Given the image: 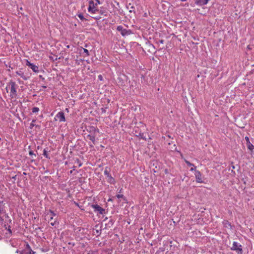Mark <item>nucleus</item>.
<instances>
[{"label":"nucleus","mask_w":254,"mask_h":254,"mask_svg":"<svg viewBox=\"0 0 254 254\" xmlns=\"http://www.w3.org/2000/svg\"><path fill=\"white\" fill-rule=\"evenodd\" d=\"M125 26L126 28L122 25H119L117 26L116 29L117 31L119 32L122 36L126 37L133 33L132 30L127 28L128 27L127 26Z\"/></svg>","instance_id":"nucleus-1"},{"label":"nucleus","mask_w":254,"mask_h":254,"mask_svg":"<svg viewBox=\"0 0 254 254\" xmlns=\"http://www.w3.org/2000/svg\"><path fill=\"white\" fill-rule=\"evenodd\" d=\"M5 216L9 219V217L6 215L5 203L3 201H0V222L3 220V217Z\"/></svg>","instance_id":"nucleus-2"},{"label":"nucleus","mask_w":254,"mask_h":254,"mask_svg":"<svg viewBox=\"0 0 254 254\" xmlns=\"http://www.w3.org/2000/svg\"><path fill=\"white\" fill-rule=\"evenodd\" d=\"M8 87L10 88V96L12 98H16L17 96L16 83L14 82H10Z\"/></svg>","instance_id":"nucleus-3"},{"label":"nucleus","mask_w":254,"mask_h":254,"mask_svg":"<svg viewBox=\"0 0 254 254\" xmlns=\"http://www.w3.org/2000/svg\"><path fill=\"white\" fill-rule=\"evenodd\" d=\"M231 249L235 251L238 254H242L243 250L242 245L237 242H233Z\"/></svg>","instance_id":"nucleus-4"},{"label":"nucleus","mask_w":254,"mask_h":254,"mask_svg":"<svg viewBox=\"0 0 254 254\" xmlns=\"http://www.w3.org/2000/svg\"><path fill=\"white\" fill-rule=\"evenodd\" d=\"M56 216V214L51 210L46 214V217L49 218V222H50V225L52 226H56L57 224V221L56 220L53 221L54 216Z\"/></svg>","instance_id":"nucleus-5"},{"label":"nucleus","mask_w":254,"mask_h":254,"mask_svg":"<svg viewBox=\"0 0 254 254\" xmlns=\"http://www.w3.org/2000/svg\"><path fill=\"white\" fill-rule=\"evenodd\" d=\"M89 5L88 8V11L91 13H97V8L96 7L97 5V3H94L93 0H90Z\"/></svg>","instance_id":"nucleus-6"},{"label":"nucleus","mask_w":254,"mask_h":254,"mask_svg":"<svg viewBox=\"0 0 254 254\" xmlns=\"http://www.w3.org/2000/svg\"><path fill=\"white\" fill-rule=\"evenodd\" d=\"M55 120L59 121L60 122H64L65 118L64 113L63 112H58L55 117Z\"/></svg>","instance_id":"nucleus-7"},{"label":"nucleus","mask_w":254,"mask_h":254,"mask_svg":"<svg viewBox=\"0 0 254 254\" xmlns=\"http://www.w3.org/2000/svg\"><path fill=\"white\" fill-rule=\"evenodd\" d=\"M195 179L197 183H202L203 182L202 180V174L199 171H195Z\"/></svg>","instance_id":"nucleus-8"},{"label":"nucleus","mask_w":254,"mask_h":254,"mask_svg":"<svg viewBox=\"0 0 254 254\" xmlns=\"http://www.w3.org/2000/svg\"><path fill=\"white\" fill-rule=\"evenodd\" d=\"M92 207L94 209L95 212H98L100 214H103L105 212V209L98 204H93L92 205Z\"/></svg>","instance_id":"nucleus-9"},{"label":"nucleus","mask_w":254,"mask_h":254,"mask_svg":"<svg viewBox=\"0 0 254 254\" xmlns=\"http://www.w3.org/2000/svg\"><path fill=\"white\" fill-rule=\"evenodd\" d=\"M97 12L105 16H107L108 15L107 9L104 7H101L100 9L97 8Z\"/></svg>","instance_id":"nucleus-10"},{"label":"nucleus","mask_w":254,"mask_h":254,"mask_svg":"<svg viewBox=\"0 0 254 254\" xmlns=\"http://www.w3.org/2000/svg\"><path fill=\"white\" fill-rule=\"evenodd\" d=\"M29 67L33 70V71L36 73H39L42 70L41 68H40L36 64H27Z\"/></svg>","instance_id":"nucleus-11"},{"label":"nucleus","mask_w":254,"mask_h":254,"mask_svg":"<svg viewBox=\"0 0 254 254\" xmlns=\"http://www.w3.org/2000/svg\"><path fill=\"white\" fill-rule=\"evenodd\" d=\"M210 0H196L195 3L200 6L206 4Z\"/></svg>","instance_id":"nucleus-12"},{"label":"nucleus","mask_w":254,"mask_h":254,"mask_svg":"<svg viewBox=\"0 0 254 254\" xmlns=\"http://www.w3.org/2000/svg\"><path fill=\"white\" fill-rule=\"evenodd\" d=\"M21 242L20 240H13L10 242L12 247L18 248Z\"/></svg>","instance_id":"nucleus-13"},{"label":"nucleus","mask_w":254,"mask_h":254,"mask_svg":"<svg viewBox=\"0 0 254 254\" xmlns=\"http://www.w3.org/2000/svg\"><path fill=\"white\" fill-rule=\"evenodd\" d=\"M80 54L83 56H88L89 55V52L88 49L81 47V49L80 50Z\"/></svg>","instance_id":"nucleus-14"},{"label":"nucleus","mask_w":254,"mask_h":254,"mask_svg":"<svg viewBox=\"0 0 254 254\" xmlns=\"http://www.w3.org/2000/svg\"><path fill=\"white\" fill-rule=\"evenodd\" d=\"M87 138L92 141L93 144L95 142L96 134L90 133L87 136Z\"/></svg>","instance_id":"nucleus-15"},{"label":"nucleus","mask_w":254,"mask_h":254,"mask_svg":"<svg viewBox=\"0 0 254 254\" xmlns=\"http://www.w3.org/2000/svg\"><path fill=\"white\" fill-rule=\"evenodd\" d=\"M89 132L90 133L96 134V132H99V129L95 127H89Z\"/></svg>","instance_id":"nucleus-16"},{"label":"nucleus","mask_w":254,"mask_h":254,"mask_svg":"<svg viewBox=\"0 0 254 254\" xmlns=\"http://www.w3.org/2000/svg\"><path fill=\"white\" fill-rule=\"evenodd\" d=\"M107 181L111 184H114L115 183V179L111 176V175H109L107 176Z\"/></svg>","instance_id":"nucleus-17"},{"label":"nucleus","mask_w":254,"mask_h":254,"mask_svg":"<svg viewBox=\"0 0 254 254\" xmlns=\"http://www.w3.org/2000/svg\"><path fill=\"white\" fill-rule=\"evenodd\" d=\"M16 73L24 80H26L27 79V77L26 76V75H24V72L22 70H20L19 71H17Z\"/></svg>","instance_id":"nucleus-18"},{"label":"nucleus","mask_w":254,"mask_h":254,"mask_svg":"<svg viewBox=\"0 0 254 254\" xmlns=\"http://www.w3.org/2000/svg\"><path fill=\"white\" fill-rule=\"evenodd\" d=\"M247 146L248 148L250 150H253L254 149V146L250 142V141H248L247 144Z\"/></svg>","instance_id":"nucleus-19"},{"label":"nucleus","mask_w":254,"mask_h":254,"mask_svg":"<svg viewBox=\"0 0 254 254\" xmlns=\"http://www.w3.org/2000/svg\"><path fill=\"white\" fill-rule=\"evenodd\" d=\"M104 174L105 176H109L111 174H110V172H109V171L108 170V168L106 167L104 171Z\"/></svg>","instance_id":"nucleus-20"},{"label":"nucleus","mask_w":254,"mask_h":254,"mask_svg":"<svg viewBox=\"0 0 254 254\" xmlns=\"http://www.w3.org/2000/svg\"><path fill=\"white\" fill-rule=\"evenodd\" d=\"M39 111V109L38 107H33L32 108V113H38Z\"/></svg>","instance_id":"nucleus-21"},{"label":"nucleus","mask_w":254,"mask_h":254,"mask_svg":"<svg viewBox=\"0 0 254 254\" xmlns=\"http://www.w3.org/2000/svg\"><path fill=\"white\" fill-rule=\"evenodd\" d=\"M185 163L187 164L188 166H191V167H194V165L190 162L189 161L187 160H185Z\"/></svg>","instance_id":"nucleus-22"},{"label":"nucleus","mask_w":254,"mask_h":254,"mask_svg":"<svg viewBox=\"0 0 254 254\" xmlns=\"http://www.w3.org/2000/svg\"><path fill=\"white\" fill-rule=\"evenodd\" d=\"M77 16L82 21H83L85 19L82 13H79L77 14Z\"/></svg>","instance_id":"nucleus-23"},{"label":"nucleus","mask_w":254,"mask_h":254,"mask_svg":"<svg viewBox=\"0 0 254 254\" xmlns=\"http://www.w3.org/2000/svg\"><path fill=\"white\" fill-rule=\"evenodd\" d=\"M43 155L47 158H49V156L47 153V151L46 150V149H44V151H43Z\"/></svg>","instance_id":"nucleus-24"},{"label":"nucleus","mask_w":254,"mask_h":254,"mask_svg":"<svg viewBox=\"0 0 254 254\" xmlns=\"http://www.w3.org/2000/svg\"><path fill=\"white\" fill-rule=\"evenodd\" d=\"M129 12H133L134 13H135V7L133 6H131L130 8Z\"/></svg>","instance_id":"nucleus-25"},{"label":"nucleus","mask_w":254,"mask_h":254,"mask_svg":"<svg viewBox=\"0 0 254 254\" xmlns=\"http://www.w3.org/2000/svg\"><path fill=\"white\" fill-rule=\"evenodd\" d=\"M116 196H117V197L118 198H119V199H120V198H124V199H125V198H124V195H123V194H117V195H116Z\"/></svg>","instance_id":"nucleus-26"},{"label":"nucleus","mask_w":254,"mask_h":254,"mask_svg":"<svg viewBox=\"0 0 254 254\" xmlns=\"http://www.w3.org/2000/svg\"><path fill=\"white\" fill-rule=\"evenodd\" d=\"M164 42V40H162V39L159 40L157 42V43H160V44H163Z\"/></svg>","instance_id":"nucleus-27"},{"label":"nucleus","mask_w":254,"mask_h":254,"mask_svg":"<svg viewBox=\"0 0 254 254\" xmlns=\"http://www.w3.org/2000/svg\"><path fill=\"white\" fill-rule=\"evenodd\" d=\"M35 122V120H33L32 121V123L30 124V127L31 128L33 127L34 126V123Z\"/></svg>","instance_id":"nucleus-28"},{"label":"nucleus","mask_w":254,"mask_h":254,"mask_svg":"<svg viewBox=\"0 0 254 254\" xmlns=\"http://www.w3.org/2000/svg\"><path fill=\"white\" fill-rule=\"evenodd\" d=\"M76 161L77 162V164L78 165L79 167H80L82 165V164L80 163L78 159H77Z\"/></svg>","instance_id":"nucleus-29"},{"label":"nucleus","mask_w":254,"mask_h":254,"mask_svg":"<svg viewBox=\"0 0 254 254\" xmlns=\"http://www.w3.org/2000/svg\"><path fill=\"white\" fill-rule=\"evenodd\" d=\"M195 168H196V167H195L194 166V167H191V168H190V171H196V170H195Z\"/></svg>","instance_id":"nucleus-30"},{"label":"nucleus","mask_w":254,"mask_h":254,"mask_svg":"<svg viewBox=\"0 0 254 254\" xmlns=\"http://www.w3.org/2000/svg\"><path fill=\"white\" fill-rule=\"evenodd\" d=\"M98 79H100V80H103V77H102V76L101 75H98Z\"/></svg>","instance_id":"nucleus-31"},{"label":"nucleus","mask_w":254,"mask_h":254,"mask_svg":"<svg viewBox=\"0 0 254 254\" xmlns=\"http://www.w3.org/2000/svg\"><path fill=\"white\" fill-rule=\"evenodd\" d=\"M245 139H246V141H247V143H248V141H250V139H249V137H248V136H246V137H245Z\"/></svg>","instance_id":"nucleus-32"},{"label":"nucleus","mask_w":254,"mask_h":254,"mask_svg":"<svg viewBox=\"0 0 254 254\" xmlns=\"http://www.w3.org/2000/svg\"><path fill=\"white\" fill-rule=\"evenodd\" d=\"M247 48L249 50H251L252 49V47H251V45H248V47H247Z\"/></svg>","instance_id":"nucleus-33"},{"label":"nucleus","mask_w":254,"mask_h":254,"mask_svg":"<svg viewBox=\"0 0 254 254\" xmlns=\"http://www.w3.org/2000/svg\"><path fill=\"white\" fill-rule=\"evenodd\" d=\"M96 1L97 2L96 3H97V4H101V2L99 0H96Z\"/></svg>","instance_id":"nucleus-34"},{"label":"nucleus","mask_w":254,"mask_h":254,"mask_svg":"<svg viewBox=\"0 0 254 254\" xmlns=\"http://www.w3.org/2000/svg\"><path fill=\"white\" fill-rule=\"evenodd\" d=\"M29 154L30 155H34L33 152L32 151H31L29 152Z\"/></svg>","instance_id":"nucleus-35"},{"label":"nucleus","mask_w":254,"mask_h":254,"mask_svg":"<svg viewBox=\"0 0 254 254\" xmlns=\"http://www.w3.org/2000/svg\"><path fill=\"white\" fill-rule=\"evenodd\" d=\"M27 64H31L28 60H26Z\"/></svg>","instance_id":"nucleus-36"},{"label":"nucleus","mask_w":254,"mask_h":254,"mask_svg":"<svg viewBox=\"0 0 254 254\" xmlns=\"http://www.w3.org/2000/svg\"><path fill=\"white\" fill-rule=\"evenodd\" d=\"M66 47H67V48H69L70 46H69V45H67V46H66Z\"/></svg>","instance_id":"nucleus-37"},{"label":"nucleus","mask_w":254,"mask_h":254,"mask_svg":"<svg viewBox=\"0 0 254 254\" xmlns=\"http://www.w3.org/2000/svg\"><path fill=\"white\" fill-rule=\"evenodd\" d=\"M181 0V1L184 2V1H186L187 0Z\"/></svg>","instance_id":"nucleus-38"},{"label":"nucleus","mask_w":254,"mask_h":254,"mask_svg":"<svg viewBox=\"0 0 254 254\" xmlns=\"http://www.w3.org/2000/svg\"><path fill=\"white\" fill-rule=\"evenodd\" d=\"M85 47L86 48H88V46L87 44H86V45H85Z\"/></svg>","instance_id":"nucleus-39"},{"label":"nucleus","mask_w":254,"mask_h":254,"mask_svg":"<svg viewBox=\"0 0 254 254\" xmlns=\"http://www.w3.org/2000/svg\"><path fill=\"white\" fill-rule=\"evenodd\" d=\"M108 201H111V199H109L108 200Z\"/></svg>","instance_id":"nucleus-40"}]
</instances>
